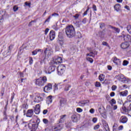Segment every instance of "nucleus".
Masks as SVG:
<instances>
[{
	"mask_svg": "<svg viewBox=\"0 0 131 131\" xmlns=\"http://www.w3.org/2000/svg\"><path fill=\"white\" fill-rule=\"evenodd\" d=\"M66 33L68 37H73L75 35V29L72 25H70L66 28Z\"/></svg>",
	"mask_w": 131,
	"mask_h": 131,
	"instance_id": "f257e3e1",
	"label": "nucleus"
},
{
	"mask_svg": "<svg viewBox=\"0 0 131 131\" xmlns=\"http://www.w3.org/2000/svg\"><path fill=\"white\" fill-rule=\"evenodd\" d=\"M47 81H48L47 77L43 76L37 79L35 83L36 85H38V86H43V85L47 83Z\"/></svg>",
	"mask_w": 131,
	"mask_h": 131,
	"instance_id": "f03ea898",
	"label": "nucleus"
},
{
	"mask_svg": "<svg viewBox=\"0 0 131 131\" xmlns=\"http://www.w3.org/2000/svg\"><path fill=\"white\" fill-rule=\"evenodd\" d=\"M30 121V122L29 123V127L30 129H31V131H36L38 125L37 124H35L34 121H32V120H31Z\"/></svg>",
	"mask_w": 131,
	"mask_h": 131,
	"instance_id": "7ed1b4c3",
	"label": "nucleus"
},
{
	"mask_svg": "<svg viewBox=\"0 0 131 131\" xmlns=\"http://www.w3.org/2000/svg\"><path fill=\"white\" fill-rule=\"evenodd\" d=\"M66 70V67L64 64H60L57 67V73L58 75H63L65 70Z\"/></svg>",
	"mask_w": 131,
	"mask_h": 131,
	"instance_id": "20e7f679",
	"label": "nucleus"
},
{
	"mask_svg": "<svg viewBox=\"0 0 131 131\" xmlns=\"http://www.w3.org/2000/svg\"><path fill=\"white\" fill-rule=\"evenodd\" d=\"M43 100V98H42V94L37 93L35 97L34 102L36 103H40V102L42 101Z\"/></svg>",
	"mask_w": 131,
	"mask_h": 131,
	"instance_id": "39448f33",
	"label": "nucleus"
},
{
	"mask_svg": "<svg viewBox=\"0 0 131 131\" xmlns=\"http://www.w3.org/2000/svg\"><path fill=\"white\" fill-rule=\"evenodd\" d=\"M62 58L59 56H57L54 58L52 63L53 65H57V64H59V63H62Z\"/></svg>",
	"mask_w": 131,
	"mask_h": 131,
	"instance_id": "423d86ee",
	"label": "nucleus"
},
{
	"mask_svg": "<svg viewBox=\"0 0 131 131\" xmlns=\"http://www.w3.org/2000/svg\"><path fill=\"white\" fill-rule=\"evenodd\" d=\"M112 61L117 65V66H120L121 65V60L120 59L117 58L116 57H114L112 59Z\"/></svg>",
	"mask_w": 131,
	"mask_h": 131,
	"instance_id": "0eeeda50",
	"label": "nucleus"
},
{
	"mask_svg": "<svg viewBox=\"0 0 131 131\" xmlns=\"http://www.w3.org/2000/svg\"><path fill=\"white\" fill-rule=\"evenodd\" d=\"M55 67H49L48 69H45V72L47 74H51L52 72H54L55 71Z\"/></svg>",
	"mask_w": 131,
	"mask_h": 131,
	"instance_id": "6e6552de",
	"label": "nucleus"
},
{
	"mask_svg": "<svg viewBox=\"0 0 131 131\" xmlns=\"http://www.w3.org/2000/svg\"><path fill=\"white\" fill-rule=\"evenodd\" d=\"M57 42L60 45V46H63V45H64V38H63V36H62V35H58Z\"/></svg>",
	"mask_w": 131,
	"mask_h": 131,
	"instance_id": "1a4fd4ad",
	"label": "nucleus"
},
{
	"mask_svg": "<svg viewBox=\"0 0 131 131\" xmlns=\"http://www.w3.org/2000/svg\"><path fill=\"white\" fill-rule=\"evenodd\" d=\"M108 28L112 29L115 33H119V32H120V29L119 28L113 27L111 25H108Z\"/></svg>",
	"mask_w": 131,
	"mask_h": 131,
	"instance_id": "9d476101",
	"label": "nucleus"
},
{
	"mask_svg": "<svg viewBox=\"0 0 131 131\" xmlns=\"http://www.w3.org/2000/svg\"><path fill=\"white\" fill-rule=\"evenodd\" d=\"M120 47L123 50H125L129 47V44L126 42H123L121 44Z\"/></svg>",
	"mask_w": 131,
	"mask_h": 131,
	"instance_id": "9b49d317",
	"label": "nucleus"
},
{
	"mask_svg": "<svg viewBox=\"0 0 131 131\" xmlns=\"http://www.w3.org/2000/svg\"><path fill=\"white\" fill-rule=\"evenodd\" d=\"M34 112L35 114H39L40 113V106L39 104L36 105L34 109Z\"/></svg>",
	"mask_w": 131,
	"mask_h": 131,
	"instance_id": "f8f14e48",
	"label": "nucleus"
},
{
	"mask_svg": "<svg viewBox=\"0 0 131 131\" xmlns=\"http://www.w3.org/2000/svg\"><path fill=\"white\" fill-rule=\"evenodd\" d=\"M120 122L121 123H126L127 122V118L126 117L123 116L120 118Z\"/></svg>",
	"mask_w": 131,
	"mask_h": 131,
	"instance_id": "ddd939ff",
	"label": "nucleus"
},
{
	"mask_svg": "<svg viewBox=\"0 0 131 131\" xmlns=\"http://www.w3.org/2000/svg\"><path fill=\"white\" fill-rule=\"evenodd\" d=\"M27 117H32L33 116V110H28L26 114Z\"/></svg>",
	"mask_w": 131,
	"mask_h": 131,
	"instance_id": "4468645a",
	"label": "nucleus"
},
{
	"mask_svg": "<svg viewBox=\"0 0 131 131\" xmlns=\"http://www.w3.org/2000/svg\"><path fill=\"white\" fill-rule=\"evenodd\" d=\"M55 31L54 30H51L50 32V38L51 40H54L55 39Z\"/></svg>",
	"mask_w": 131,
	"mask_h": 131,
	"instance_id": "2eb2a0df",
	"label": "nucleus"
},
{
	"mask_svg": "<svg viewBox=\"0 0 131 131\" xmlns=\"http://www.w3.org/2000/svg\"><path fill=\"white\" fill-rule=\"evenodd\" d=\"M66 104V99L64 98H61L60 100V106L61 107H64Z\"/></svg>",
	"mask_w": 131,
	"mask_h": 131,
	"instance_id": "dca6fc26",
	"label": "nucleus"
},
{
	"mask_svg": "<svg viewBox=\"0 0 131 131\" xmlns=\"http://www.w3.org/2000/svg\"><path fill=\"white\" fill-rule=\"evenodd\" d=\"M66 117V115H62L60 116V119L59 121V123H62L65 121V118Z\"/></svg>",
	"mask_w": 131,
	"mask_h": 131,
	"instance_id": "f3484780",
	"label": "nucleus"
},
{
	"mask_svg": "<svg viewBox=\"0 0 131 131\" xmlns=\"http://www.w3.org/2000/svg\"><path fill=\"white\" fill-rule=\"evenodd\" d=\"M124 41H131L130 35L128 34L124 35Z\"/></svg>",
	"mask_w": 131,
	"mask_h": 131,
	"instance_id": "a211bd4d",
	"label": "nucleus"
},
{
	"mask_svg": "<svg viewBox=\"0 0 131 131\" xmlns=\"http://www.w3.org/2000/svg\"><path fill=\"white\" fill-rule=\"evenodd\" d=\"M89 102H90L89 100L81 101L79 102V106L83 107V106H85V104H88Z\"/></svg>",
	"mask_w": 131,
	"mask_h": 131,
	"instance_id": "6ab92c4d",
	"label": "nucleus"
},
{
	"mask_svg": "<svg viewBox=\"0 0 131 131\" xmlns=\"http://www.w3.org/2000/svg\"><path fill=\"white\" fill-rule=\"evenodd\" d=\"M47 104H51L53 102V96H49L47 98Z\"/></svg>",
	"mask_w": 131,
	"mask_h": 131,
	"instance_id": "aec40b11",
	"label": "nucleus"
},
{
	"mask_svg": "<svg viewBox=\"0 0 131 131\" xmlns=\"http://www.w3.org/2000/svg\"><path fill=\"white\" fill-rule=\"evenodd\" d=\"M121 6H120V4H117L114 6V9L117 12H119L120 10Z\"/></svg>",
	"mask_w": 131,
	"mask_h": 131,
	"instance_id": "412c9836",
	"label": "nucleus"
},
{
	"mask_svg": "<svg viewBox=\"0 0 131 131\" xmlns=\"http://www.w3.org/2000/svg\"><path fill=\"white\" fill-rule=\"evenodd\" d=\"M52 89V84L49 83L47 86L44 88V91H51Z\"/></svg>",
	"mask_w": 131,
	"mask_h": 131,
	"instance_id": "4be33fe9",
	"label": "nucleus"
},
{
	"mask_svg": "<svg viewBox=\"0 0 131 131\" xmlns=\"http://www.w3.org/2000/svg\"><path fill=\"white\" fill-rule=\"evenodd\" d=\"M71 88V85L70 84H66L64 88V91L65 92H68V91L70 90V89Z\"/></svg>",
	"mask_w": 131,
	"mask_h": 131,
	"instance_id": "5701e85b",
	"label": "nucleus"
},
{
	"mask_svg": "<svg viewBox=\"0 0 131 131\" xmlns=\"http://www.w3.org/2000/svg\"><path fill=\"white\" fill-rule=\"evenodd\" d=\"M72 120L73 122H77V116L75 115H73L71 117Z\"/></svg>",
	"mask_w": 131,
	"mask_h": 131,
	"instance_id": "b1692460",
	"label": "nucleus"
},
{
	"mask_svg": "<svg viewBox=\"0 0 131 131\" xmlns=\"http://www.w3.org/2000/svg\"><path fill=\"white\" fill-rule=\"evenodd\" d=\"M117 39H119V40H124V35L123 34L118 36Z\"/></svg>",
	"mask_w": 131,
	"mask_h": 131,
	"instance_id": "393cba45",
	"label": "nucleus"
},
{
	"mask_svg": "<svg viewBox=\"0 0 131 131\" xmlns=\"http://www.w3.org/2000/svg\"><path fill=\"white\" fill-rule=\"evenodd\" d=\"M99 79L100 81H103L105 79V75L103 74H100L99 76Z\"/></svg>",
	"mask_w": 131,
	"mask_h": 131,
	"instance_id": "a878e982",
	"label": "nucleus"
},
{
	"mask_svg": "<svg viewBox=\"0 0 131 131\" xmlns=\"http://www.w3.org/2000/svg\"><path fill=\"white\" fill-rule=\"evenodd\" d=\"M120 96H122V97H126L127 96V91H125L124 92H122L120 93Z\"/></svg>",
	"mask_w": 131,
	"mask_h": 131,
	"instance_id": "bb28decb",
	"label": "nucleus"
},
{
	"mask_svg": "<svg viewBox=\"0 0 131 131\" xmlns=\"http://www.w3.org/2000/svg\"><path fill=\"white\" fill-rule=\"evenodd\" d=\"M29 123L28 124V123H27V122H23V123H21V125L22 126V127H26V126H27V125H29Z\"/></svg>",
	"mask_w": 131,
	"mask_h": 131,
	"instance_id": "cd10ccee",
	"label": "nucleus"
},
{
	"mask_svg": "<svg viewBox=\"0 0 131 131\" xmlns=\"http://www.w3.org/2000/svg\"><path fill=\"white\" fill-rule=\"evenodd\" d=\"M106 109L107 112H112V109L111 108V106L110 105H107Z\"/></svg>",
	"mask_w": 131,
	"mask_h": 131,
	"instance_id": "c85d7f7f",
	"label": "nucleus"
},
{
	"mask_svg": "<svg viewBox=\"0 0 131 131\" xmlns=\"http://www.w3.org/2000/svg\"><path fill=\"white\" fill-rule=\"evenodd\" d=\"M104 128L105 129L106 131H110L109 129V126H108V124H105L104 125Z\"/></svg>",
	"mask_w": 131,
	"mask_h": 131,
	"instance_id": "c756f323",
	"label": "nucleus"
},
{
	"mask_svg": "<svg viewBox=\"0 0 131 131\" xmlns=\"http://www.w3.org/2000/svg\"><path fill=\"white\" fill-rule=\"evenodd\" d=\"M29 7V8H30L31 7V3H28L27 2L25 3L24 7Z\"/></svg>",
	"mask_w": 131,
	"mask_h": 131,
	"instance_id": "7c9ffc66",
	"label": "nucleus"
},
{
	"mask_svg": "<svg viewBox=\"0 0 131 131\" xmlns=\"http://www.w3.org/2000/svg\"><path fill=\"white\" fill-rule=\"evenodd\" d=\"M127 30L129 33L131 34V25H129L127 26Z\"/></svg>",
	"mask_w": 131,
	"mask_h": 131,
	"instance_id": "2f4dec72",
	"label": "nucleus"
},
{
	"mask_svg": "<svg viewBox=\"0 0 131 131\" xmlns=\"http://www.w3.org/2000/svg\"><path fill=\"white\" fill-rule=\"evenodd\" d=\"M111 105L116 104V101L114 99H112L110 102Z\"/></svg>",
	"mask_w": 131,
	"mask_h": 131,
	"instance_id": "473e14b6",
	"label": "nucleus"
},
{
	"mask_svg": "<svg viewBox=\"0 0 131 131\" xmlns=\"http://www.w3.org/2000/svg\"><path fill=\"white\" fill-rule=\"evenodd\" d=\"M4 15H2V16L0 17V22L2 23L3 22H4V16H5V15H6V12H4Z\"/></svg>",
	"mask_w": 131,
	"mask_h": 131,
	"instance_id": "72a5a7b5",
	"label": "nucleus"
},
{
	"mask_svg": "<svg viewBox=\"0 0 131 131\" xmlns=\"http://www.w3.org/2000/svg\"><path fill=\"white\" fill-rule=\"evenodd\" d=\"M123 66H127L128 65V61L127 60H124L122 63Z\"/></svg>",
	"mask_w": 131,
	"mask_h": 131,
	"instance_id": "f704fd0d",
	"label": "nucleus"
},
{
	"mask_svg": "<svg viewBox=\"0 0 131 131\" xmlns=\"http://www.w3.org/2000/svg\"><path fill=\"white\" fill-rule=\"evenodd\" d=\"M102 46H105L106 47H107L108 48H110V46H109V44H108V43L106 41H103L102 42Z\"/></svg>",
	"mask_w": 131,
	"mask_h": 131,
	"instance_id": "c9c22d12",
	"label": "nucleus"
},
{
	"mask_svg": "<svg viewBox=\"0 0 131 131\" xmlns=\"http://www.w3.org/2000/svg\"><path fill=\"white\" fill-rule=\"evenodd\" d=\"M95 85L96 88H100V86H101V83L97 81L96 82Z\"/></svg>",
	"mask_w": 131,
	"mask_h": 131,
	"instance_id": "e433bc0d",
	"label": "nucleus"
},
{
	"mask_svg": "<svg viewBox=\"0 0 131 131\" xmlns=\"http://www.w3.org/2000/svg\"><path fill=\"white\" fill-rule=\"evenodd\" d=\"M42 121L45 124H48L49 123V120L47 119H43Z\"/></svg>",
	"mask_w": 131,
	"mask_h": 131,
	"instance_id": "4c0bfd02",
	"label": "nucleus"
},
{
	"mask_svg": "<svg viewBox=\"0 0 131 131\" xmlns=\"http://www.w3.org/2000/svg\"><path fill=\"white\" fill-rule=\"evenodd\" d=\"M49 53H50V49L46 48V49L44 51V54H45V55H47V54H49Z\"/></svg>",
	"mask_w": 131,
	"mask_h": 131,
	"instance_id": "58836bf2",
	"label": "nucleus"
},
{
	"mask_svg": "<svg viewBox=\"0 0 131 131\" xmlns=\"http://www.w3.org/2000/svg\"><path fill=\"white\" fill-rule=\"evenodd\" d=\"M86 60H87V61H89V62H90L91 63H93L94 62V60L92 58H90V57H87Z\"/></svg>",
	"mask_w": 131,
	"mask_h": 131,
	"instance_id": "ea45409f",
	"label": "nucleus"
},
{
	"mask_svg": "<svg viewBox=\"0 0 131 131\" xmlns=\"http://www.w3.org/2000/svg\"><path fill=\"white\" fill-rule=\"evenodd\" d=\"M57 84L59 89H62V88H63V84L62 83H58Z\"/></svg>",
	"mask_w": 131,
	"mask_h": 131,
	"instance_id": "a19ab883",
	"label": "nucleus"
},
{
	"mask_svg": "<svg viewBox=\"0 0 131 131\" xmlns=\"http://www.w3.org/2000/svg\"><path fill=\"white\" fill-rule=\"evenodd\" d=\"M7 119H8V116H7L6 112H4L3 120H7Z\"/></svg>",
	"mask_w": 131,
	"mask_h": 131,
	"instance_id": "79ce46f5",
	"label": "nucleus"
},
{
	"mask_svg": "<svg viewBox=\"0 0 131 131\" xmlns=\"http://www.w3.org/2000/svg\"><path fill=\"white\" fill-rule=\"evenodd\" d=\"M43 63V60H41L37 62V64H38L39 67H40V66H41V65H42Z\"/></svg>",
	"mask_w": 131,
	"mask_h": 131,
	"instance_id": "37998d69",
	"label": "nucleus"
},
{
	"mask_svg": "<svg viewBox=\"0 0 131 131\" xmlns=\"http://www.w3.org/2000/svg\"><path fill=\"white\" fill-rule=\"evenodd\" d=\"M54 90L55 91H57V90H59V88L58 87V85L57 83H55L54 85Z\"/></svg>",
	"mask_w": 131,
	"mask_h": 131,
	"instance_id": "c03bdc74",
	"label": "nucleus"
},
{
	"mask_svg": "<svg viewBox=\"0 0 131 131\" xmlns=\"http://www.w3.org/2000/svg\"><path fill=\"white\" fill-rule=\"evenodd\" d=\"M77 36L78 38H81V37H82V35L81 34V33L79 32H77Z\"/></svg>",
	"mask_w": 131,
	"mask_h": 131,
	"instance_id": "a18cd8bd",
	"label": "nucleus"
},
{
	"mask_svg": "<svg viewBox=\"0 0 131 131\" xmlns=\"http://www.w3.org/2000/svg\"><path fill=\"white\" fill-rule=\"evenodd\" d=\"M76 111H77V112H78V113H80L82 112V109H81L79 107H78L76 109Z\"/></svg>",
	"mask_w": 131,
	"mask_h": 131,
	"instance_id": "49530a36",
	"label": "nucleus"
},
{
	"mask_svg": "<svg viewBox=\"0 0 131 131\" xmlns=\"http://www.w3.org/2000/svg\"><path fill=\"white\" fill-rule=\"evenodd\" d=\"M29 63L30 65L33 63V59L32 57H29Z\"/></svg>",
	"mask_w": 131,
	"mask_h": 131,
	"instance_id": "de8ad7c7",
	"label": "nucleus"
},
{
	"mask_svg": "<svg viewBox=\"0 0 131 131\" xmlns=\"http://www.w3.org/2000/svg\"><path fill=\"white\" fill-rule=\"evenodd\" d=\"M89 10H90V8L88 7V9L83 13V16H85L88 15V12H89Z\"/></svg>",
	"mask_w": 131,
	"mask_h": 131,
	"instance_id": "09e8293b",
	"label": "nucleus"
},
{
	"mask_svg": "<svg viewBox=\"0 0 131 131\" xmlns=\"http://www.w3.org/2000/svg\"><path fill=\"white\" fill-rule=\"evenodd\" d=\"M37 51H36V49L32 52V55H33V56H35V55H37Z\"/></svg>",
	"mask_w": 131,
	"mask_h": 131,
	"instance_id": "8fccbe9b",
	"label": "nucleus"
},
{
	"mask_svg": "<svg viewBox=\"0 0 131 131\" xmlns=\"http://www.w3.org/2000/svg\"><path fill=\"white\" fill-rule=\"evenodd\" d=\"M62 124H59V125H58L57 126L54 128V129H57V128H58L59 129V128H62Z\"/></svg>",
	"mask_w": 131,
	"mask_h": 131,
	"instance_id": "3c124183",
	"label": "nucleus"
},
{
	"mask_svg": "<svg viewBox=\"0 0 131 131\" xmlns=\"http://www.w3.org/2000/svg\"><path fill=\"white\" fill-rule=\"evenodd\" d=\"M87 56H90V57H95V55H94L93 52H90L89 54H87Z\"/></svg>",
	"mask_w": 131,
	"mask_h": 131,
	"instance_id": "603ef678",
	"label": "nucleus"
},
{
	"mask_svg": "<svg viewBox=\"0 0 131 131\" xmlns=\"http://www.w3.org/2000/svg\"><path fill=\"white\" fill-rule=\"evenodd\" d=\"M122 110H123V111H124V112H128V111L130 110H127L125 106L122 107Z\"/></svg>",
	"mask_w": 131,
	"mask_h": 131,
	"instance_id": "864d4df0",
	"label": "nucleus"
},
{
	"mask_svg": "<svg viewBox=\"0 0 131 131\" xmlns=\"http://www.w3.org/2000/svg\"><path fill=\"white\" fill-rule=\"evenodd\" d=\"M117 89V86L116 85H113L112 86V91H115Z\"/></svg>",
	"mask_w": 131,
	"mask_h": 131,
	"instance_id": "5fc2aeb1",
	"label": "nucleus"
},
{
	"mask_svg": "<svg viewBox=\"0 0 131 131\" xmlns=\"http://www.w3.org/2000/svg\"><path fill=\"white\" fill-rule=\"evenodd\" d=\"M40 122V120L39 119V118H37L36 123H35V124H37L38 125Z\"/></svg>",
	"mask_w": 131,
	"mask_h": 131,
	"instance_id": "6e6d98bb",
	"label": "nucleus"
},
{
	"mask_svg": "<svg viewBox=\"0 0 131 131\" xmlns=\"http://www.w3.org/2000/svg\"><path fill=\"white\" fill-rule=\"evenodd\" d=\"M13 11L14 12H17V11H18V7L16 6L13 7Z\"/></svg>",
	"mask_w": 131,
	"mask_h": 131,
	"instance_id": "4d7b16f0",
	"label": "nucleus"
},
{
	"mask_svg": "<svg viewBox=\"0 0 131 131\" xmlns=\"http://www.w3.org/2000/svg\"><path fill=\"white\" fill-rule=\"evenodd\" d=\"M51 18H52L51 16H49V17L45 20V23L47 22H50V20H51Z\"/></svg>",
	"mask_w": 131,
	"mask_h": 131,
	"instance_id": "13d9d810",
	"label": "nucleus"
},
{
	"mask_svg": "<svg viewBox=\"0 0 131 131\" xmlns=\"http://www.w3.org/2000/svg\"><path fill=\"white\" fill-rule=\"evenodd\" d=\"M92 121L94 123H96V122H97V121H98V118H94L92 120Z\"/></svg>",
	"mask_w": 131,
	"mask_h": 131,
	"instance_id": "bf43d9fd",
	"label": "nucleus"
},
{
	"mask_svg": "<svg viewBox=\"0 0 131 131\" xmlns=\"http://www.w3.org/2000/svg\"><path fill=\"white\" fill-rule=\"evenodd\" d=\"M127 99L128 102H131V95L127 96Z\"/></svg>",
	"mask_w": 131,
	"mask_h": 131,
	"instance_id": "052dcab7",
	"label": "nucleus"
},
{
	"mask_svg": "<svg viewBox=\"0 0 131 131\" xmlns=\"http://www.w3.org/2000/svg\"><path fill=\"white\" fill-rule=\"evenodd\" d=\"M99 25H100V28L102 29V28H103L104 27V26H105V24H104V23L99 24Z\"/></svg>",
	"mask_w": 131,
	"mask_h": 131,
	"instance_id": "680f3d73",
	"label": "nucleus"
},
{
	"mask_svg": "<svg viewBox=\"0 0 131 131\" xmlns=\"http://www.w3.org/2000/svg\"><path fill=\"white\" fill-rule=\"evenodd\" d=\"M36 51L37 53L38 52H40V53H43V50L40 49H36Z\"/></svg>",
	"mask_w": 131,
	"mask_h": 131,
	"instance_id": "e2e57ef3",
	"label": "nucleus"
},
{
	"mask_svg": "<svg viewBox=\"0 0 131 131\" xmlns=\"http://www.w3.org/2000/svg\"><path fill=\"white\" fill-rule=\"evenodd\" d=\"M92 9L94 11H97V6H96L95 5H93Z\"/></svg>",
	"mask_w": 131,
	"mask_h": 131,
	"instance_id": "0e129e2a",
	"label": "nucleus"
},
{
	"mask_svg": "<svg viewBox=\"0 0 131 131\" xmlns=\"http://www.w3.org/2000/svg\"><path fill=\"white\" fill-rule=\"evenodd\" d=\"M100 128V125H96L94 127V129H98V128Z\"/></svg>",
	"mask_w": 131,
	"mask_h": 131,
	"instance_id": "69168bd1",
	"label": "nucleus"
},
{
	"mask_svg": "<svg viewBox=\"0 0 131 131\" xmlns=\"http://www.w3.org/2000/svg\"><path fill=\"white\" fill-rule=\"evenodd\" d=\"M48 113V110H44L43 111V114L44 115H46V114H47Z\"/></svg>",
	"mask_w": 131,
	"mask_h": 131,
	"instance_id": "338daca9",
	"label": "nucleus"
},
{
	"mask_svg": "<svg viewBox=\"0 0 131 131\" xmlns=\"http://www.w3.org/2000/svg\"><path fill=\"white\" fill-rule=\"evenodd\" d=\"M118 77L119 80H120V79H123V75H119V76H118Z\"/></svg>",
	"mask_w": 131,
	"mask_h": 131,
	"instance_id": "774afa93",
	"label": "nucleus"
}]
</instances>
